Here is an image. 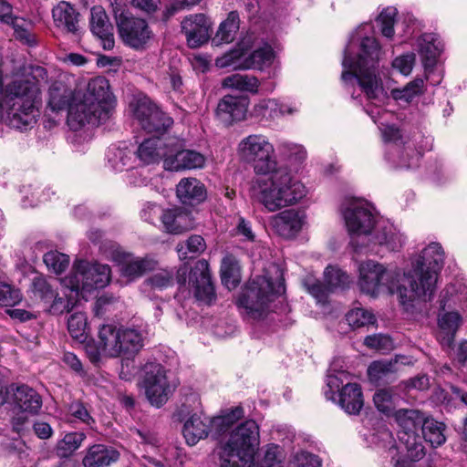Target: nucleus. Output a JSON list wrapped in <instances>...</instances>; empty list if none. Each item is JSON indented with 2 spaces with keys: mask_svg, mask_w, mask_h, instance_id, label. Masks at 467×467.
<instances>
[{
  "mask_svg": "<svg viewBox=\"0 0 467 467\" xmlns=\"http://www.w3.org/2000/svg\"><path fill=\"white\" fill-rule=\"evenodd\" d=\"M119 458V452L116 449L99 443L87 450L82 464L84 467H108Z\"/></svg>",
  "mask_w": 467,
  "mask_h": 467,
  "instance_id": "nucleus-30",
  "label": "nucleus"
},
{
  "mask_svg": "<svg viewBox=\"0 0 467 467\" xmlns=\"http://www.w3.org/2000/svg\"><path fill=\"white\" fill-rule=\"evenodd\" d=\"M131 106L134 117L140 127L149 133H162L173 124L172 119L148 98L140 99Z\"/></svg>",
  "mask_w": 467,
  "mask_h": 467,
  "instance_id": "nucleus-16",
  "label": "nucleus"
},
{
  "mask_svg": "<svg viewBox=\"0 0 467 467\" xmlns=\"http://www.w3.org/2000/svg\"><path fill=\"white\" fill-rule=\"evenodd\" d=\"M243 409L236 407L225 415L209 419L210 432L214 431L216 435L226 432L231 426L243 416Z\"/></svg>",
  "mask_w": 467,
  "mask_h": 467,
  "instance_id": "nucleus-45",
  "label": "nucleus"
},
{
  "mask_svg": "<svg viewBox=\"0 0 467 467\" xmlns=\"http://www.w3.org/2000/svg\"><path fill=\"white\" fill-rule=\"evenodd\" d=\"M346 320L353 329L373 325L376 322L373 313L363 307H355L349 310L346 314Z\"/></svg>",
  "mask_w": 467,
  "mask_h": 467,
  "instance_id": "nucleus-47",
  "label": "nucleus"
},
{
  "mask_svg": "<svg viewBox=\"0 0 467 467\" xmlns=\"http://www.w3.org/2000/svg\"><path fill=\"white\" fill-rule=\"evenodd\" d=\"M220 273L223 285L229 290L238 285L240 282L239 265L234 256L227 254L223 258Z\"/></svg>",
  "mask_w": 467,
  "mask_h": 467,
  "instance_id": "nucleus-43",
  "label": "nucleus"
},
{
  "mask_svg": "<svg viewBox=\"0 0 467 467\" xmlns=\"http://www.w3.org/2000/svg\"><path fill=\"white\" fill-rule=\"evenodd\" d=\"M260 444L259 426L246 420L234 428L228 440L219 447L221 467H251Z\"/></svg>",
  "mask_w": 467,
  "mask_h": 467,
  "instance_id": "nucleus-7",
  "label": "nucleus"
},
{
  "mask_svg": "<svg viewBox=\"0 0 467 467\" xmlns=\"http://www.w3.org/2000/svg\"><path fill=\"white\" fill-rule=\"evenodd\" d=\"M364 344L372 349L389 350L392 348V340L389 336L376 334L365 337Z\"/></svg>",
  "mask_w": 467,
  "mask_h": 467,
  "instance_id": "nucleus-57",
  "label": "nucleus"
},
{
  "mask_svg": "<svg viewBox=\"0 0 467 467\" xmlns=\"http://www.w3.org/2000/svg\"><path fill=\"white\" fill-rule=\"evenodd\" d=\"M443 262L444 253L440 244L431 243L424 248L413 269L402 277L399 289L400 303L409 305L418 298L431 300Z\"/></svg>",
  "mask_w": 467,
  "mask_h": 467,
  "instance_id": "nucleus-4",
  "label": "nucleus"
},
{
  "mask_svg": "<svg viewBox=\"0 0 467 467\" xmlns=\"http://www.w3.org/2000/svg\"><path fill=\"white\" fill-rule=\"evenodd\" d=\"M397 360H378L373 361L368 368V375L369 379L374 382L383 380L397 371Z\"/></svg>",
  "mask_w": 467,
  "mask_h": 467,
  "instance_id": "nucleus-46",
  "label": "nucleus"
},
{
  "mask_svg": "<svg viewBox=\"0 0 467 467\" xmlns=\"http://www.w3.org/2000/svg\"><path fill=\"white\" fill-rule=\"evenodd\" d=\"M113 260L119 266L121 275L130 281L135 280L156 266V261L149 256L138 257L124 251L116 250L112 254Z\"/></svg>",
  "mask_w": 467,
  "mask_h": 467,
  "instance_id": "nucleus-21",
  "label": "nucleus"
},
{
  "mask_svg": "<svg viewBox=\"0 0 467 467\" xmlns=\"http://www.w3.org/2000/svg\"><path fill=\"white\" fill-rule=\"evenodd\" d=\"M87 436L82 431H71L65 434L56 445V453L60 458L70 457L83 443Z\"/></svg>",
  "mask_w": 467,
  "mask_h": 467,
  "instance_id": "nucleus-41",
  "label": "nucleus"
},
{
  "mask_svg": "<svg viewBox=\"0 0 467 467\" xmlns=\"http://www.w3.org/2000/svg\"><path fill=\"white\" fill-rule=\"evenodd\" d=\"M44 263L47 267L53 271L55 274L64 272L69 265L68 255L59 253L57 251H50L44 254Z\"/></svg>",
  "mask_w": 467,
  "mask_h": 467,
  "instance_id": "nucleus-52",
  "label": "nucleus"
},
{
  "mask_svg": "<svg viewBox=\"0 0 467 467\" xmlns=\"http://www.w3.org/2000/svg\"><path fill=\"white\" fill-rule=\"evenodd\" d=\"M177 197L185 205L194 206L202 202L207 197L204 184L195 178H184L176 189Z\"/></svg>",
  "mask_w": 467,
  "mask_h": 467,
  "instance_id": "nucleus-29",
  "label": "nucleus"
},
{
  "mask_svg": "<svg viewBox=\"0 0 467 467\" xmlns=\"http://www.w3.org/2000/svg\"><path fill=\"white\" fill-rule=\"evenodd\" d=\"M161 218L165 230L170 234H178L187 230L188 214L181 209L162 211Z\"/></svg>",
  "mask_w": 467,
  "mask_h": 467,
  "instance_id": "nucleus-39",
  "label": "nucleus"
},
{
  "mask_svg": "<svg viewBox=\"0 0 467 467\" xmlns=\"http://www.w3.org/2000/svg\"><path fill=\"white\" fill-rule=\"evenodd\" d=\"M371 26H360L351 36L344 50L341 78L344 82L356 80L366 98L377 107L385 103L389 96L379 75L381 50L375 37L365 36Z\"/></svg>",
  "mask_w": 467,
  "mask_h": 467,
  "instance_id": "nucleus-2",
  "label": "nucleus"
},
{
  "mask_svg": "<svg viewBox=\"0 0 467 467\" xmlns=\"http://www.w3.org/2000/svg\"><path fill=\"white\" fill-rule=\"evenodd\" d=\"M441 51V43L435 35L424 34L419 39V53L425 69L434 67Z\"/></svg>",
  "mask_w": 467,
  "mask_h": 467,
  "instance_id": "nucleus-33",
  "label": "nucleus"
},
{
  "mask_svg": "<svg viewBox=\"0 0 467 467\" xmlns=\"http://www.w3.org/2000/svg\"><path fill=\"white\" fill-rule=\"evenodd\" d=\"M143 388L151 405L159 408L174 389L168 380L165 368L159 363L150 362L143 367Z\"/></svg>",
  "mask_w": 467,
  "mask_h": 467,
  "instance_id": "nucleus-15",
  "label": "nucleus"
},
{
  "mask_svg": "<svg viewBox=\"0 0 467 467\" xmlns=\"http://www.w3.org/2000/svg\"><path fill=\"white\" fill-rule=\"evenodd\" d=\"M172 137L155 136L144 140L137 150L138 158L145 164H154L165 160L171 156V148Z\"/></svg>",
  "mask_w": 467,
  "mask_h": 467,
  "instance_id": "nucleus-25",
  "label": "nucleus"
},
{
  "mask_svg": "<svg viewBox=\"0 0 467 467\" xmlns=\"http://www.w3.org/2000/svg\"><path fill=\"white\" fill-rule=\"evenodd\" d=\"M171 156L164 161V169L171 171L202 169L206 163V157L195 150L184 149V141L177 137L171 138L169 144Z\"/></svg>",
  "mask_w": 467,
  "mask_h": 467,
  "instance_id": "nucleus-17",
  "label": "nucleus"
},
{
  "mask_svg": "<svg viewBox=\"0 0 467 467\" xmlns=\"http://www.w3.org/2000/svg\"><path fill=\"white\" fill-rule=\"evenodd\" d=\"M248 47L245 45V40L238 45V48L232 49L231 51L223 54L215 59V66L220 68L233 67L234 69L244 70L241 66L244 64L245 53Z\"/></svg>",
  "mask_w": 467,
  "mask_h": 467,
  "instance_id": "nucleus-44",
  "label": "nucleus"
},
{
  "mask_svg": "<svg viewBox=\"0 0 467 467\" xmlns=\"http://www.w3.org/2000/svg\"><path fill=\"white\" fill-rule=\"evenodd\" d=\"M77 94L62 81H55L48 88L47 107L52 111H60L69 109Z\"/></svg>",
  "mask_w": 467,
  "mask_h": 467,
  "instance_id": "nucleus-32",
  "label": "nucleus"
},
{
  "mask_svg": "<svg viewBox=\"0 0 467 467\" xmlns=\"http://www.w3.org/2000/svg\"><path fill=\"white\" fill-rule=\"evenodd\" d=\"M373 400L377 409L388 414L392 409V394L389 389H379L378 390L373 397Z\"/></svg>",
  "mask_w": 467,
  "mask_h": 467,
  "instance_id": "nucleus-58",
  "label": "nucleus"
},
{
  "mask_svg": "<svg viewBox=\"0 0 467 467\" xmlns=\"http://www.w3.org/2000/svg\"><path fill=\"white\" fill-rule=\"evenodd\" d=\"M285 291L284 283L275 285L265 275H257L248 282L238 298L239 306L254 319L265 317L271 310L275 297Z\"/></svg>",
  "mask_w": 467,
  "mask_h": 467,
  "instance_id": "nucleus-9",
  "label": "nucleus"
},
{
  "mask_svg": "<svg viewBox=\"0 0 467 467\" xmlns=\"http://www.w3.org/2000/svg\"><path fill=\"white\" fill-rule=\"evenodd\" d=\"M202 0H170L166 6L165 15L171 16L178 12L190 9L198 5Z\"/></svg>",
  "mask_w": 467,
  "mask_h": 467,
  "instance_id": "nucleus-62",
  "label": "nucleus"
},
{
  "mask_svg": "<svg viewBox=\"0 0 467 467\" xmlns=\"http://www.w3.org/2000/svg\"><path fill=\"white\" fill-rule=\"evenodd\" d=\"M261 467H282L278 459V447L273 444L267 446Z\"/></svg>",
  "mask_w": 467,
  "mask_h": 467,
  "instance_id": "nucleus-64",
  "label": "nucleus"
},
{
  "mask_svg": "<svg viewBox=\"0 0 467 467\" xmlns=\"http://www.w3.org/2000/svg\"><path fill=\"white\" fill-rule=\"evenodd\" d=\"M348 379V374L345 371L327 375L324 394L327 400L337 403L348 414L357 415L364 405L363 394L358 383H345Z\"/></svg>",
  "mask_w": 467,
  "mask_h": 467,
  "instance_id": "nucleus-11",
  "label": "nucleus"
},
{
  "mask_svg": "<svg viewBox=\"0 0 467 467\" xmlns=\"http://www.w3.org/2000/svg\"><path fill=\"white\" fill-rule=\"evenodd\" d=\"M398 275L392 271L387 270L382 265L375 261H366L359 265L358 286L362 293L372 297L378 296L381 293L400 295V287L402 283L398 285Z\"/></svg>",
  "mask_w": 467,
  "mask_h": 467,
  "instance_id": "nucleus-12",
  "label": "nucleus"
},
{
  "mask_svg": "<svg viewBox=\"0 0 467 467\" xmlns=\"http://www.w3.org/2000/svg\"><path fill=\"white\" fill-rule=\"evenodd\" d=\"M99 337L107 358L132 359L142 349L145 337L137 328L104 324L99 328Z\"/></svg>",
  "mask_w": 467,
  "mask_h": 467,
  "instance_id": "nucleus-8",
  "label": "nucleus"
},
{
  "mask_svg": "<svg viewBox=\"0 0 467 467\" xmlns=\"http://www.w3.org/2000/svg\"><path fill=\"white\" fill-rule=\"evenodd\" d=\"M110 267L108 265L76 261L70 274L61 279L64 287H73L82 298L91 291L105 287L110 280Z\"/></svg>",
  "mask_w": 467,
  "mask_h": 467,
  "instance_id": "nucleus-10",
  "label": "nucleus"
},
{
  "mask_svg": "<svg viewBox=\"0 0 467 467\" xmlns=\"http://www.w3.org/2000/svg\"><path fill=\"white\" fill-rule=\"evenodd\" d=\"M275 58V52L272 47L265 44L255 48L248 56L245 55L244 64L241 66L244 69H263L269 67Z\"/></svg>",
  "mask_w": 467,
  "mask_h": 467,
  "instance_id": "nucleus-35",
  "label": "nucleus"
},
{
  "mask_svg": "<svg viewBox=\"0 0 467 467\" xmlns=\"http://www.w3.org/2000/svg\"><path fill=\"white\" fill-rule=\"evenodd\" d=\"M108 118L104 109H99L90 101H86V99L78 94L69 105L67 122L72 130H78L87 124L99 125Z\"/></svg>",
  "mask_w": 467,
  "mask_h": 467,
  "instance_id": "nucleus-18",
  "label": "nucleus"
},
{
  "mask_svg": "<svg viewBox=\"0 0 467 467\" xmlns=\"http://www.w3.org/2000/svg\"><path fill=\"white\" fill-rule=\"evenodd\" d=\"M453 288H446L441 293L440 299V313L438 324L440 332L438 338L443 348L451 349L454 341L455 334L462 324V317L456 311H446V308H451L450 296H452Z\"/></svg>",
  "mask_w": 467,
  "mask_h": 467,
  "instance_id": "nucleus-19",
  "label": "nucleus"
},
{
  "mask_svg": "<svg viewBox=\"0 0 467 467\" xmlns=\"http://www.w3.org/2000/svg\"><path fill=\"white\" fill-rule=\"evenodd\" d=\"M325 282L330 286L332 291L337 288H345L350 283L348 275L339 268L327 266L324 273Z\"/></svg>",
  "mask_w": 467,
  "mask_h": 467,
  "instance_id": "nucleus-51",
  "label": "nucleus"
},
{
  "mask_svg": "<svg viewBox=\"0 0 467 467\" xmlns=\"http://www.w3.org/2000/svg\"><path fill=\"white\" fill-rule=\"evenodd\" d=\"M174 275L180 288L188 284L198 301L210 305L215 300L216 295L209 264L204 259L197 261L190 271L187 265L181 266L176 271V275L172 270L161 269L148 277L145 284L153 289L162 290L173 285Z\"/></svg>",
  "mask_w": 467,
  "mask_h": 467,
  "instance_id": "nucleus-5",
  "label": "nucleus"
},
{
  "mask_svg": "<svg viewBox=\"0 0 467 467\" xmlns=\"http://www.w3.org/2000/svg\"><path fill=\"white\" fill-rule=\"evenodd\" d=\"M113 12L118 33L124 45L136 50L143 49L152 36L147 21L119 6H114Z\"/></svg>",
  "mask_w": 467,
  "mask_h": 467,
  "instance_id": "nucleus-14",
  "label": "nucleus"
},
{
  "mask_svg": "<svg viewBox=\"0 0 467 467\" xmlns=\"http://www.w3.org/2000/svg\"><path fill=\"white\" fill-rule=\"evenodd\" d=\"M68 411L71 416L90 428H93L95 425V420L90 416L89 412L81 402H72L69 405Z\"/></svg>",
  "mask_w": 467,
  "mask_h": 467,
  "instance_id": "nucleus-56",
  "label": "nucleus"
},
{
  "mask_svg": "<svg viewBox=\"0 0 467 467\" xmlns=\"http://www.w3.org/2000/svg\"><path fill=\"white\" fill-rule=\"evenodd\" d=\"M277 108H279V102L277 100L263 99L255 105L254 110L263 117L275 118L277 117Z\"/></svg>",
  "mask_w": 467,
  "mask_h": 467,
  "instance_id": "nucleus-60",
  "label": "nucleus"
},
{
  "mask_svg": "<svg viewBox=\"0 0 467 467\" xmlns=\"http://www.w3.org/2000/svg\"><path fill=\"white\" fill-rule=\"evenodd\" d=\"M424 80L420 78L408 83L403 88H395L391 90V97L395 100H403L410 102L413 98L423 92Z\"/></svg>",
  "mask_w": 467,
  "mask_h": 467,
  "instance_id": "nucleus-49",
  "label": "nucleus"
},
{
  "mask_svg": "<svg viewBox=\"0 0 467 467\" xmlns=\"http://www.w3.org/2000/svg\"><path fill=\"white\" fill-rule=\"evenodd\" d=\"M237 153L256 174H271L267 181H258V199L269 212L293 205L305 196V186L294 180L286 168L277 166L275 147L266 136L250 134L243 138Z\"/></svg>",
  "mask_w": 467,
  "mask_h": 467,
  "instance_id": "nucleus-1",
  "label": "nucleus"
},
{
  "mask_svg": "<svg viewBox=\"0 0 467 467\" xmlns=\"http://www.w3.org/2000/svg\"><path fill=\"white\" fill-rule=\"evenodd\" d=\"M37 87L30 79H16L3 88V111L6 113L9 126L16 130H27L36 122L38 109L36 106Z\"/></svg>",
  "mask_w": 467,
  "mask_h": 467,
  "instance_id": "nucleus-6",
  "label": "nucleus"
},
{
  "mask_svg": "<svg viewBox=\"0 0 467 467\" xmlns=\"http://www.w3.org/2000/svg\"><path fill=\"white\" fill-rule=\"evenodd\" d=\"M19 290L10 285L0 283V306H12L20 301Z\"/></svg>",
  "mask_w": 467,
  "mask_h": 467,
  "instance_id": "nucleus-59",
  "label": "nucleus"
},
{
  "mask_svg": "<svg viewBox=\"0 0 467 467\" xmlns=\"http://www.w3.org/2000/svg\"><path fill=\"white\" fill-rule=\"evenodd\" d=\"M54 23L57 27L67 33L78 34L79 31V13L67 2H60L52 10Z\"/></svg>",
  "mask_w": 467,
  "mask_h": 467,
  "instance_id": "nucleus-31",
  "label": "nucleus"
},
{
  "mask_svg": "<svg viewBox=\"0 0 467 467\" xmlns=\"http://www.w3.org/2000/svg\"><path fill=\"white\" fill-rule=\"evenodd\" d=\"M5 17L9 19L6 20V24L12 26L15 37L17 40L29 47H34L37 44L36 37L32 33L33 24L31 21L19 16H14L13 18Z\"/></svg>",
  "mask_w": 467,
  "mask_h": 467,
  "instance_id": "nucleus-38",
  "label": "nucleus"
},
{
  "mask_svg": "<svg viewBox=\"0 0 467 467\" xmlns=\"http://www.w3.org/2000/svg\"><path fill=\"white\" fill-rule=\"evenodd\" d=\"M210 27L211 23L203 14L190 15L182 21V32L191 48L199 47L208 41Z\"/></svg>",
  "mask_w": 467,
  "mask_h": 467,
  "instance_id": "nucleus-23",
  "label": "nucleus"
},
{
  "mask_svg": "<svg viewBox=\"0 0 467 467\" xmlns=\"http://www.w3.org/2000/svg\"><path fill=\"white\" fill-rule=\"evenodd\" d=\"M87 316L83 312H76L67 319V330L70 336L78 340L86 339Z\"/></svg>",
  "mask_w": 467,
  "mask_h": 467,
  "instance_id": "nucleus-50",
  "label": "nucleus"
},
{
  "mask_svg": "<svg viewBox=\"0 0 467 467\" xmlns=\"http://www.w3.org/2000/svg\"><path fill=\"white\" fill-rule=\"evenodd\" d=\"M396 16V8L387 7L382 10L377 18V23L380 27L381 34L388 38H391L394 36V24Z\"/></svg>",
  "mask_w": 467,
  "mask_h": 467,
  "instance_id": "nucleus-53",
  "label": "nucleus"
},
{
  "mask_svg": "<svg viewBox=\"0 0 467 467\" xmlns=\"http://www.w3.org/2000/svg\"><path fill=\"white\" fill-rule=\"evenodd\" d=\"M248 104L244 96L225 95L218 102L216 117L223 125L232 126L245 119Z\"/></svg>",
  "mask_w": 467,
  "mask_h": 467,
  "instance_id": "nucleus-22",
  "label": "nucleus"
},
{
  "mask_svg": "<svg viewBox=\"0 0 467 467\" xmlns=\"http://www.w3.org/2000/svg\"><path fill=\"white\" fill-rule=\"evenodd\" d=\"M400 427L399 441L405 446L408 457L417 462L425 455L421 436L418 431L421 428L425 418L417 410L400 409L394 414Z\"/></svg>",
  "mask_w": 467,
  "mask_h": 467,
  "instance_id": "nucleus-13",
  "label": "nucleus"
},
{
  "mask_svg": "<svg viewBox=\"0 0 467 467\" xmlns=\"http://www.w3.org/2000/svg\"><path fill=\"white\" fill-rule=\"evenodd\" d=\"M347 229L350 235V245L354 251L373 252L374 246L385 244L396 250L403 243L402 235L387 221L377 220L366 202L352 201L343 210Z\"/></svg>",
  "mask_w": 467,
  "mask_h": 467,
  "instance_id": "nucleus-3",
  "label": "nucleus"
},
{
  "mask_svg": "<svg viewBox=\"0 0 467 467\" xmlns=\"http://www.w3.org/2000/svg\"><path fill=\"white\" fill-rule=\"evenodd\" d=\"M304 285L308 293L312 295L319 303H324L327 300L328 294L332 292V289L327 283L323 284L320 281L315 280L313 278L306 279L304 281Z\"/></svg>",
  "mask_w": 467,
  "mask_h": 467,
  "instance_id": "nucleus-54",
  "label": "nucleus"
},
{
  "mask_svg": "<svg viewBox=\"0 0 467 467\" xmlns=\"http://www.w3.org/2000/svg\"><path fill=\"white\" fill-rule=\"evenodd\" d=\"M239 26L240 17L238 12L231 11L226 19L220 24L216 35L213 38V43L215 46H219L233 42L239 29Z\"/></svg>",
  "mask_w": 467,
  "mask_h": 467,
  "instance_id": "nucleus-34",
  "label": "nucleus"
},
{
  "mask_svg": "<svg viewBox=\"0 0 467 467\" xmlns=\"http://www.w3.org/2000/svg\"><path fill=\"white\" fill-rule=\"evenodd\" d=\"M89 26L92 34L101 40L105 49L113 48V26L102 6L96 5L91 8Z\"/></svg>",
  "mask_w": 467,
  "mask_h": 467,
  "instance_id": "nucleus-27",
  "label": "nucleus"
},
{
  "mask_svg": "<svg viewBox=\"0 0 467 467\" xmlns=\"http://www.w3.org/2000/svg\"><path fill=\"white\" fill-rule=\"evenodd\" d=\"M306 223L304 213L295 210H285L273 218V227L282 237L290 239L297 235Z\"/></svg>",
  "mask_w": 467,
  "mask_h": 467,
  "instance_id": "nucleus-26",
  "label": "nucleus"
},
{
  "mask_svg": "<svg viewBox=\"0 0 467 467\" xmlns=\"http://www.w3.org/2000/svg\"><path fill=\"white\" fill-rule=\"evenodd\" d=\"M292 467H322V462L317 455L301 451L295 455Z\"/></svg>",
  "mask_w": 467,
  "mask_h": 467,
  "instance_id": "nucleus-55",
  "label": "nucleus"
},
{
  "mask_svg": "<svg viewBox=\"0 0 467 467\" xmlns=\"http://www.w3.org/2000/svg\"><path fill=\"white\" fill-rule=\"evenodd\" d=\"M178 415L184 420L182 434L188 445L193 446L208 436L209 418L202 412L191 413L189 407L183 403L178 410Z\"/></svg>",
  "mask_w": 467,
  "mask_h": 467,
  "instance_id": "nucleus-20",
  "label": "nucleus"
},
{
  "mask_svg": "<svg viewBox=\"0 0 467 467\" xmlns=\"http://www.w3.org/2000/svg\"><path fill=\"white\" fill-rule=\"evenodd\" d=\"M30 290L35 298L39 299L47 305L51 302L56 292L53 289L52 285L41 275L36 276L32 279Z\"/></svg>",
  "mask_w": 467,
  "mask_h": 467,
  "instance_id": "nucleus-48",
  "label": "nucleus"
},
{
  "mask_svg": "<svg viewBox=\"0 0 467 467\" xmlns=\"http://www.w3.org/2000/svg\"><path fill=\"white\" fill-rule=\"evenodd\" d=\"M222 87L223 88H231L238 91L257 93L259 80L252 75L233 74L225 77L222 80Z\"/></svg>",
  "mask_w": 467,
  "mask_h": 467,
  "instance_id": "nucleus-37",
  "label": "nucleus"
},
{
  "mask_svg": "<svg viewBox=\"0 0 467 467\" xmlns=\"http://www.w3.org/2000/svg\"><path fill=\"white\" fill-rule=\"evenodd\" d=\"M414 62L415 55L410 53L396 57L392 62V66L394 68L398 69L401 74L406 76L411 72Z\"/></svg>",
  "mask_w": 467,
  "mask_h": 467,
  "instance_id": "nucleus-61",
  "label": "nucleus"
},
{
  "mask_svg": "<svg viewBox=\"0 0 467 467\" xmlns=\"http://www.w3.org/2000/svg\"><path fill=\"white\" fill-rule=\"evenodd\" d=\"M206 249V243L202 236L191 235L185 241L178 243L176 251L180 259H192L200 255Z\"/></svg>",
  "mask_w": 467,
  "mask_h": 467,
  "instance_id": "nucleus-42",
  "label": "nucleus"
},
{
  "mask_svg": "<svg viewBox=\"0 0 467 467\" xmlns=\"http://www.w3.org/2000/svg\"><path fill=\"white\" fill-rule=\"evenodd\" d=\"M281 147L285 154L298 162H302L306 158V151L301 145H296L291 142H283Z\"/></svg>",
  "mask_w": 467,
  "mask_h": 467,
  "instance_id": "nucleus-63",
  "label": "nucleus"
},
{
  "mask_svg": "<svg viewBox=\"0 0 467 467\" xmlns=\"http://www.w3.org/2000/svg\"><path fill=\"white\" fill-rule=\"evenodd\" d=\"M67 292H64L63 296H59L55 292V296L49 303L47 311L52 315H61L65 312H69L77 305L81 296L73 287H65Z\"/></svg>",
  "mask_w": 467,
  "mask_h": 467,
  "instance_id": "nucleus-36",
  "label": "nucleus"
},
{
  "mask_svg": "<svg viewBox=\"0 0 467 467\" xmlns=\"http://www.w3.org/2000/svg\"><path fill=\"white\" fill-rule=\"evenodd\" d=\"M445 428L444 423L431 418H426L420 430L424 440L432 447L436 448L446 441L444 434Z\"/></svg>",
  "mask_w": 467,
  "mask_h": 467,
  "instance_id": "nucleus-40",
  "label": "nucleus"
},
{
  "mask_svg": "<svg viewBox=\"0 0 467 467\" xmlns=\"http://www.w3.org/2000/svg\"><path fill=\"white\" fill-rule=\"evenodd\" d=\"M16 407L23 411L36 414L42 407L40 395L31 387L26 384L13 383L8 386V394Z\"/></svg>",
  "mask_w": 467,
  "mask_h": 467,
  "instance_id": "nucleus-28",
  "label": "nucleus"
},
{
  "mask_svg": "<svg viewBox=\"0 0 467 467\" xmlns=\"http://www.w3.org/2000/svg\"><path fill=\"white\" fill-rule=\"evenodd\" d=\"M86 101L94 103L99 109H104V113L109 117V113L114 108V96L109 90V80L104 77H96L91 78L87 86L83 95H80Z\"/></svg>",
  "mask_w": 467,
  "mask_h": 467,
  "instance_id": "nucleus-24",
  "label": "nucleus"
}]
</instances>
